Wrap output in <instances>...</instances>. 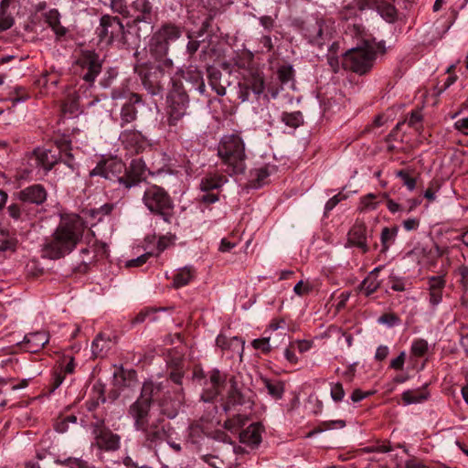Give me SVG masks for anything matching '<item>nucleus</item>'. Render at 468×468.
I'll use <instances>...</instances> for the list:
<instances>
[{"label": "nucleus", "mask_w": 468, "mask_h": 468, "mask_svg": "<svg viewBox=\"0 0 468 468\" xmlns=\"http://www.w3.org/2000/svg\"><path fill=\"white\" fill-rule=\"evenodd\" d=\"M282 120L287 126L297 128L303 123V115L300 112H284L282 113Z\"/></svg>", "instance_id": "nucleus-42"}, {"label": "nucleus", "mask_w": 468, "mask_h": 468, "mask_svg": "<svg viewBox=\"0 0 468 468\" xmlns=\"http://www.w3.org/2000/svg\"><path fill=\"white\" fill-rule=\"evenodd\" d=\"M80 63L83 68L88 69V72L85 73L83 79L88 82H93L101 69L99 56L91 51L85 52Z\"/></svg>", "instance_id": "nucleus-17"}, {"label": "nucleus", "mask_w": 468, "mask_h": 468, "mask_svg": "<svg viewBox=\"0 0 468 468\" xmlns=\"http://www.w3.org/2000/svg\"><path fill=\"white\" fill-rule=\"evenodd\" d=\"M346 198V196L338 193L337 195L334 196L332 198H330L324 207L325 212L331 211L340 201Z\"/></svg>", "instance_id": "nucleus-56"}, {"label": "nucleus", "mask_w": 468, "mask_h": 468, "mask_svg": "<svg viewBox=\"0 0 468 468\" xmlns=\"http://www.w3.org/2000/svg\"><path fill=\"white\" fill-rule=\"evenodd\" d=\"M271 335L255 339L252 341V346L255 349L261 350L263 353H269L273 348L271 344Z\"/></svg>", "instance_id": "nucleus-44"}, {"label": "nucleus", "mask_w": 468, "mask_h": 468, "mask_svg": "<svg viewBox=\"0 0 468 468\" xmlns=\"http://www.w3.org/2000/svg\"><path fill=\"white\" fill-rule=\"evenodd\" d=\"M440 186L436 181H432L430 183L429 187L424 192V197L429 201H434L436 199V193L439 190Z\"/></svg>", "instance_id": "nucleus-53"}, {"label": "nucleus", "mask_w": 468, "mask_h": 468, "mask_svg": "<svg viewBox=\"0 0 468 468\" xmlns=\"http://www.w3.org/2000/svg\"><path fill=\"white\" fill-rule=\"evenodd\" d=\"M229 383L230 388L228 392L227 399L223 403L224 411L228 413L238 405H247L248 408H251L252 400L238 388L234 378H230Z\"/></svg>", "instance_id": "nucleus-13"}, {"label": "nucleus", "mask_w": 468, "mask_h": 468, "mask_svg": "<svg viewBox=\"0 0 468 468\" xmlns=\"http://www.w3.org/2000/svg\"><path fill=\"white\" fill-rule=\"evenodd\" d=\"M331 397L335 401H341L345 397V390L341 383L337 382L331 386Z\"/></svg>", "instance_id": "nucleus-51"}, {"label": "nucleus", "mask_w": 468, "mask_h": 468, "mask_svg": "<svg viewBox=\"0 0 468 468\" xmlns=\"http://www.w3.org/2000/svg\"><path fill=\"white\" fill-rule=\"evenodd\" d=\"M55 174L58 180L71 178L78 175L77 165L70 153L65 154L64 159L56 163Z\"/></svg>", "instance_id": "nucleus-19"}, {"label": "nucleus", "mask_w": 468, "mask_h": 468, "mask_svg": "<svg viewBox=\"0 0 468 468\" xmlns=\"http://www.w3.org/2000/svg\"><path fill=\"white\" fill-rule=\"evenodd\" d=\"M225 380L224 376L221 375L219 370H211L208 373V380L205 383L206 388L201 395L202 400L205 402H210L217 398L220 393L221 387Z\"/></svg>", "instance_id": "nucleus-15"}, {"label": "nucleus", "mask_w": 468, "mask_h": 468, "mask_svg": "<svg viewBox=\"0 0 468 468\" xmlns=\"http://www.w3.org/2000/svg\"><path fill=\"white\" fill-rule=\"evenodd\" d=\"M380 267L375 268L364 279L360 284V291L366 295L369 296L375 292L380 286V281L378 279Z\"/></svg>", "instance_id": "nucleus-28"}, {"label": "nucleus", "mask_w": 468, "mask_h": 468, "mask_svg": "<svg viewBox=\"0 0 468 468\" xmlns=\"http://www.w3.org/2000/svg\"><path fill=\"white\" fill-rule=\"evenodd\" d=\"M124 27L116 16L104 15L100 19V25L96 28V35L101 43L112 44L114 40L122 38Z\"/></svg>", "instance_id": "nucleus-7"}, {"label": "nucleus", "mask_w": 468, "mask_h": 468, "mask_svg": "<svg viewBox=\"0 0 468 468\" xmlns=\"http://www.w3.org/2000/svg\"><path fill=\"white\" fill-rule=\"evenodd\" d=\"M168 124L176 127L186 114L188 96L186 92L177 90H173L168 96Z\"/></svg>", "instance_id": "nucleus-8"}, {"label": "nucleus", "mask_w": 468, "mask_h": 468, "mask_svg": "<svg viewBox=\"0 0 468 468\" xmlns=\"http://www.w3.org/2000/svg\"><path fill=\"white\" fill-rule=\"evenodd\" d=\"M250 89L252 90V91L260 95L263 92L265 86H264V79L261 73L260 72H253L251 73L250 79L249 80V85Z\"/></svg>", "instance_id": "nucleus-41"}, {"label": "nucleus", "mask_w": 468, "mask_h": 468, "mask_svg": "<svg viewBox=\"0 0 468 468\" xmlns=\"http://www.w3.org/2000/svg\"><path fill=\"white\" fill-rule=\"evenodd\" d=\"M275 166L271 165H265L263 166L255 168L253 171H251V176L255 181L253 186L260 187L264 185L266 183V179L271 174L275 172Z\"/></svg>", "instance_id": "nucleus-34"}, {"label": "nucleus", "mask_w": 468, "mask_h": 468, "mask_svg": "<svg viewBox=\"0 0 468 468\" xmlns=\"http://www.w3.org/2000/svg\"><path fill=\"white\" fill-rule=\"evenodd\" d=\"M446 281L443 276H431L428 278V290H443Z\"/></svg>", "instance_id": "nucleus-48"}, {"label": "nucleus", "mask_w": 468, "mask_h": 468, "mask_svg": "<svg viewBox=\"0 0 468 468\" xmlns=\"http://www.w3.org/2000/svg\"><path fill=\"white\" fill-rule=\"evenodd\" d=\"M348 242L361 249L363 252L368 250L367 242V227L364 222H356L348 233Z\"/></svg>", "instance_id": "nucleus-20"}, {"label": "nucleus", "mask_w": 468, "mask_h": 468, "mask_svg": "<svg viewBox=\"0 0 468 468\" xmlns=\"http://www.w3.org/2000/svg\"><path fill=\"white\" fill-rule=\"evenodd\" d=\"M218 155L229 176L241 175L246 170V153L243 140L237 134L224 136L218 148Z\"/></svg>", "instance_id": "nucleus-2"}, {"label": "nucleus", "mask_w": 468, "mask_h": 468, "mask_svg": "<svg viewBox=\"0 0 468 468\" xmlns=\"http://www.w3.org/2000/svg\"><path fill=\"white\" fill-rule=\"evenodd\" d=\"M34 156L37 165L42 166L47 171L51 170L58 162L50 150L37 149L34 152Z\"/></svg>", "instance_id": "nucleus-29"}, {"label": "nucleus", "mask_w": 468, "mask_h": 468, "mask_svg": "<svg viewBox=\"0 0 468 468\" xmlns=\"http://www.w3.org/2000/svg\"><path fill=\"white\" fill-rule=\"evenodd\" d=\"M390 288L396 292L405 291V282L402 279L395 276L390 277Z\"/></svg>", "instance_id": "nucleus-58"}, {"label": "nucleus", "mask_w": 468, "mask_h": 468, "mask_svg": "<svg viewBox=\"0 0 468 468\" xmlns=\"http://www.w3.org/2000/svg\"><path fill=\"white\" fill-rule=\"evenodd\" d=\"M403 227L406 230L410 231L417 229L420 226V220L415 218H410L403 221Z\"/></svg>", "instance_id": "nucleus-62"}, {"label": "nucleus", "mask_w": 468, "mask_h": 468, "mask_svg": "<svg viewBox=\"0 0 468 468\" xmlns=\"http://www.w3.org/2000/svg\"><path fill=\"white\" fill-rule=\"evenodd\" d=\"M227 181L228 179L223 176L210 175L201 180L200 189L202 192H211L221 187Z\"/></svg>", "instance_id": "nucleus-33"}, {"label": "nucleus", "mask_w": 468, "mask_h": 468, "mask_svg": "<svg viewBox=\"0 0 468 468\" xmlns=\"http://www.w3.org/2000/svg\"><path fill=\"white\" fill-rule=\"evenodd\" d=\"M144 202L148 209L162 217L164 221L170 222L173 204L167 193L160 186H149L144 195Z\"/></svg>", "instance_id": "nucleus-5"}, {"label": "nucleus", "mask_w": 468, "mask_h": 468, "mask_svg": "<svg viewBox=\"0 0 468 468\" xmlns=\"http://www.w3.org/2000/svg\"><path fill=\"white\" fill-rule=\"evenodd\" d=\"M367 4L376 7L380 16L388 22H393L397 16L396 8L384 0H367Z\"/></svg>", "instance_id": "nucleus-27"}, {"label": "nucleus", "mask_w": 468, "mask_h": 468, "mask_svg": "<svg viewBox=\"0 0 468 468\" xmlns=\"http://www.w3.org/2000/svg\"><path fill=\"white\" fill-rule=\"evenodd\" d=\"M334 25L335 22L329 18L312 16L303 23V35L310 43L322 47L331 40Z\"/></svg>", "instance_id": "nucleus-4"}, {"label": "nucleus", "mask_w": 468, "mask_h": 468, "mask_svg": "<svg viewBox=\"0 0 468 468\" xmlns=\"http://www.w3.org/2000/svg\"><path fill=\"white\" fill-rule=\"evenodd\" d=\"M128 415L133 421L134 429L141 432L147 431V427L161 417L152 412L151 408H147L146 404L141 403H132L128 409Z\"/></svg>", "instance_id": "nucleus-9"}, {"label": "nucleus", "mask_w": 468, "mask_h": 468, "mask_svg": "<svg viewBox=\"0 0 468 468\" xmlns=\"http://www.w3.org/2000/svg\"><path fill=\"white\" fill-rule=\"evenodd\" d=\"M49 341V335L47 332H35L27 334L24 338L27 349L30 353H36L45 346Z\"/></svg>", "instance_id": "nucleus-23"}, {"label": "nucleus", "mask_w": 468, "mask_h": 468, "mask_svg": "<svg viewBox=\"0 0 468 468\" xmlns=\"http://www.w3.org/2000/svg\"><path fill=\"white\" fill-rule=\"evenodd\" d=\"M279 330H281L280 332L287 331L285 328V321L283 319L271 321L269 328L265 331V333L267 334L268 332H278Z\"/></svg>", "instance_id": "nucleus-55"}, {"label": "nucleus", "mask_w": 468, "mask_h": 468, "mask_svg": "<svg viewBox=\"0 0 468 468\" xmlns=\"http://www.w3.org/2000/svg\"><path fill=\"white\" fill-rule=\"evenodd\" d=\"M132 9L135 13L134 21L151 22L153 16V6L149 0H134Z\"/></svg>", "instance_id": "nucleus-25"}, {"label": "nucleus", "mask_w": 468, "mask_h": 468, "mask_svg": "<svg viewBox=\"0 0 468 468\" xmlns=\"http://www.w3.org/2000/svg\"><path fill=\"white\" fill-rule=\"evenodd\" d=\"M144 442L148 447H153L165 441L168 437V423L163 417L158 418L154 423L144 431Z\"/></svg>", "instance_id": "nucleus-11"}, {"label": "nucleus", "mask_w": 468, "mask_h": 468, "mask_svg": "<svg viewBox=\"0 0 468 468\" xmlns=\"http://www.w3.org/2000/svg\"><path fill=\"white\" fill-rule=\"evenodd\" d=\"M141 102V97L136 93H132L129 101L126 102L121 110V125H124L134 122L137 118L136 104Z\"/></svg>", "instance_id": "nucleus-21"}, {"label": "nucleus", "mask_w": 468, "mask_h": 468, "mask_svg": "<svg viewBox=\"0 0 468 468\" xmlns=\"http://www.w3.org/2000/svg\"><path fill=\"white\" fill-rule=\"evenodd\" d=\"M16 248V241L8 237L5 232H0V251L14 250Z\"/></svg>", "instance_id": "nucleus-47"}, {"label": "nucleus", "mask_w": 468, "mask_h": 468, "mask_svg": "<svg viewBox=\"0 0 468 468\" xmlns=\"http://www.w3.org/2000/svg\"><path fill=\"white\" fill-rule=\"evenodd\" d=\"M84 220L77 214H62L54 232L42 245L43 257L57 260L70 253L83 237Z\"/></svg>", "instance_id": "nucleus-1"}, {"label": "nucleus", "mask_w": 468, "mask_h": 468, "mask_svg": "<svg viewBox=\"0 0 468 468\" xmlns=\"http://www.w3.org/2000/svg\"><path fill=\"white\" fill-rule=\"evenodd\" d=\"M212 438L215 441H220V442H223V443H227V444H231L232 443L230 437L226 432H224L222 431H214L212 433Z\"/></svg>", "instance_id": "nucleus-60"}, {"label": "nucleus", "mask_w": 468, "mask_h": 468, "mask_svg": "<svg viewBox=\"0 0 468 468\" xmlns=\"http://www.w3.org/2000/svg\"><path fill=\"white\" fill-rule=\"evenodd\" d=\"M413 168H406L396 171V176L401 179L403 186H405L410 191H413L417 186V176L414 175Z\"/></svg>", "instance_id": "nucleus-35"}, {"label": "nucleus", "mask_w": 468, "mask_h": 468, "mask_svg": "<svg viewBox=\"0 0 468 468\" xmlns=\"http://www.w3.org/2000/svg\"><path fill=\"white\" fill-rule=\"evenodd\" d=\"M443 290H429V303L433 306L439 305L442 301Z\"/></svg>", "instance_id": "nucleus-54"}, {"label": "nucleus", "mask_w": 468, "mask_h": 468, "mask_svg": "<svg viewBox=\"0 0 468 468\" xmlns=\"http://www.w3.org/2000/svg\"><path fill=\"white\" fill-rule=\"evenodd\" d=\"M429 398L426 388L409 389L402 393V400L406 405L420 403Z\"/></svg>", "instance_id": "nucleus-32"}, {"label": "nucleus", "mask_w": 468, "mask_h": 468, "mask_svg": "<svg viewBox=\"0 0 468 468\" xmlns=\"http://www.w3.org/2000/svg\"><path fill=\"white\" fill-rule=\"evenodd\" d=\"M271 335V344L273 348L278 347L281 344L284 343L288 337L286 332H268Z\"/></svg>", "instance_id": "nucleus-49"}, {"label": "nucleus", "mask_w": 468, "mask_h": 468, "mask_svg": "<svg viewBox=\"0 0 468 468\" xmlns=\"http://www.w3.org/2000/svg\"><path fill=\"white\" fill-rule=\"evenodd\" d=\"M455 128L463 133H468V117L457 121L454 124Z\"/></svg>", "instance_id": "nucleus-64"}, {"label": "nucleus", "mask_w": 468, "mask_h": 468, "mask_svg": "<svg viewBox=\"0 0 468 468\" xmlns=\"http://www.w3.org/2000/svg\"><path fill=\"white\" fill-rule=\"evenodd\" d=\"M13 24L14 20L10 16L5 13L0 14V30H7L13 26Z\"/></svg>", "instance_id": "nucleus-57"}, {"label": "nucleus", "mask_w": 468, "mask_h": 468, "mask_svg": "<svg viewBox=\"0 0 468 468\" xmlns=\"http://www.w3.org/2000/svg\"><path fill=\"white\" fill-rule=\"evenodd\" d=\"M195 276L192 267H184L174 276V287L179 288L186 285Z\"/></svg>", "instance_id": "nucleus-36"}, {"label": "nucleus", "mask_w": 468, "mask_h": 468, "mask_svg": "<svg viewBox=\"0 0 468 468\" xmlns=\"http://www.w3.org/2000/svg\"><path fill=\"white\" fill-rule=\"evenodd\" d=\"M17 198L23 204H42L47 198V192L41 185H33L16 193Z\"/></svg>", "instance_id": "nucleus-16"}, {"label": "nucleus", "mask_w": 468, "mask_h": 468, "mask_svg": "<svg viewBox=\"0 0 468 468\" xmlns=\"http://www.w3.org/2000/svg\"><path fill=\"white\" fill-rule=\"evenodd\" d=\"M405 468H429L424 463L417 459H410L405 463Z\"/></svg>", "instance_id": "nucleus-63"}, {"label": "nucleus", "mask_w": 468, "mask_h": 468, "mask_svg": "<svg viewBox=\"0 0 468 468\" xmlns=\"http://www.w3.org/2000/svg\"><path fill=\"white\" fill-rule=\"evenodd\" d=\"M152 256L151 252H146L136 259L129 260L125 262L126 268H133V267H140L144 265L148 259Z\"/></svg>", "instance_id": "nucleus-50"}, {"label": "nucleus", "mask_w": 468, "mask_h": 468, "mask_svg": "<svg viewBox=\"0 0 468 468\" xmlns=\"http://www.w3.org/2000/svg\"><path fill=\"white\" fill-rule=\"evenodd\" d=\"M47 22L53 28L56 35L64 36L67 32L66 28L60 25L59 14L57 10H51L47 16Z\"/></svg>", "instance_id": "nucleus-39"}, {"label": "nucleus", "mask_w": 468, "mask_h": 468, "mask_svg": "<svg viewBox=\"0 0 468 468\" xmlns=\"http://www.w3.org/2000/svg\"><path fill=\"white\" fill-rule=\"evenodd\" d=\"M264 387L268 393L275 399H279L282 397L284 392V384L279 380H270L268 378L262 379Z\"/></svg>", "instance_id": "nucleus-37"}, {"label": "nucleus", "mask_w": 468, "mask_h": 468, "mask_svg": "<svg viewBox=\"0 0 468 468\" xmlns=\"http://www.w3.org/2000/svg\"><path fill=\"white\" fill-rule=\"evenodd\" d=\"M397 234L398 229L396 228H384L382 229L380 237L382 251H386L395 242Z\"/></svg>", "instance_id": "nucleus-40"}, {"label": "nucleus", "mask_w": 468, "mask_h": 468, "mask_svg": "<svg viewBox=\"0 0 468 468\" xmlns=\"http://www.w3.org/2000/svg\"><path fill=\"white\" fill-rule=\"evenodd\" d=\"M249 418L246 414H236L232 418H229L224 422V428L228 431L234 432L237 431L239 428L243 427Z\"/></svg>", "instance_id": "nucleus-38"}, {"label": "nucleus", "mask_w": 468, "mask_h": 468, "mask_svg": "<svg viewBox=\"0 0 468 468\" xmlns=\"http://www.w3.org/2000/svg\"><path fill=\"white\" fill-rule=\"evenodd\" d=\"M60 463L69 468H96L95 466L90 464L87 461L80 458L69 457L64 461H61Z\"/></svg>", "instance_id": "nucleus-43"}, {"label": "nucleus", "mask_w": 468, "mask_h": 468, "mask_svg": "<svg viewBox=\"0 0 468 468\" xmlns=\"http://www.w3.org/2000/svg\"><path fill=\"white\" fill-rule=\"evenodd\" d=\"M324 430L342 429L346 426V421L343 420H329L323 423Z\"/></svg>", "instance_id": "nucleus-61"}, {"label": "nucleus", "mask_w": 468, "mask_h": 468, "mask_svg": "<svg viewBox=\"0 0 468 468\" xmlns=\"http://www.w3.org/2000/svg\"><path fill=\"white\" fill-rule=\"evenodd\" d=\"M125 165L121 160L111 159L100 163L90 173L91 176H101L111 181H117L124 186Z\"/></svg>", "instance_id": "nucleus-10"}, {"label": "nucleus", "mask_w": 468, "mask_h": 468, "mask_svg": "<svg viewBox=\"0 0 468 468\" xmlns=\"http://www.w3.org/2000/svg\"><path fill=\"white\" fill-rule=\"evenodd\" d=\"M7 213L15 222H27L31 219V214L26 204H11L7 207Z\"/></svg>", "instance_id": "nucleus-30"}, {"label": "nucleus", "mask_w": 468, "mask_h": 468, "mask_svg": "<svg viewBox=\"0 0 468 468\" xmlns=\"http://www.w3.org/2000/svg\"><path fill=\"white\" fill-rule=\"evenodd\" d=\"M95 444L105 451H116L120 447V436L109 429L97 425L93 430Z\"/></svg>", "instance_id": "nucleus-12"}, {"label": "nucleus", "mask_w": 468, "mask_h": 468, "mask_svg": "<svg viewBox=\"0 0 468 468\" xmlns=\"http://www.w3.org/2000/svg\"><path fill=\"white\" fill-rule=\"evenodd\" d=\"M111 8L114 13L122 15L124 17L130 16L126 0H111Z\"/></svg>", "instance_id": "nucleus-45"}, {"label": "nucleus", "mask_w": 468, "mask_h": 468, "mask_svg": "<svg viewBox=\"0 0 468 468\" xmlns=\"http://www.w3.org/2000/svg\"><path fill=\"white\" fill-rule=\"evenodd\" d=\"M160 385H155L152 381L144 383L140 397L133 403L146 404L147 408H151L154 397L160 391Z\"/></svg>", "instance_id": "nucleus-26"}, {"label": "nucleus", "mask_w": 468, "mask_h": 468, "mask_svg": "<svg viewBox=\"0 0 468 468\" xmlns=\"http://www.w3.org/2000/svg\"><path fill=\"white\" fill-rule=\"evenodd\" d=\"M428 351V342L424 339H417L412 343L411 353L416 356H422Z\"/></svg>", "instance_id": "nucleus-46"}, {"label": "nucleus", "mask_w": 468, "mask_h": 468, "mask_svg": "<svg viewBox=\"0 0 468 468\" xmlns=\"http://www.w3.org/2000/svg\"><path fill=\"white\" fill-rule=\"evenodd\" d=\"M313 289V286L309 282H304L303 281L298 282L294 288L293 292L295 294L299 296H303L308 294Z\"/></svg>", "instance_id": "nucleus-52"}, {"label": "nucleus", "mask_w": 468, "mask_h": 468, "mask_svg": "<svg viewBox=\"0 0 468 468\" xmlns=\"http://www.w3.org/2000/svg\"><path fill=\"white\" fill-rule=\"evenodd\" d=\"M181 36L180 30L172 25H165L157 30L151 37L148 49L152 56L160 61L158 68L161 70H168L173 67V61L166 58L169 44Z\"/></svg>", "instance_id": "nucleus-3"}, {"label": "nucleus", "mask_w": 468, "mask_h": 468, "mask_svg": "<svg viewBox=\"0 0 468 468\" xmlns=\"http://www.w3.org/2000/svg\"><path fill=\"white\" fill-rule=\"evenodd\" d=\"M113 345L110 336H105L102 333L99 334L91 343L92 356L94 358L106 356Z\"/></svg>", "instance_id": "nucleus-22"}, {"label": "nucleus", "mask_w": 468, "mask_h": 468, "mask_svg": "<svg viewBox=\"0 0 468 468\" xmlns=\"http://www.w3.org/2000/svg\"><path fill=\"white\" fill-rule=\"evenodd\" d=\"M374 58V48L366 40L363 47L352 48L346 53L344 65L354 72L364 74L371 69Z\"/></svg>", "instance_id": "nucleus-6"}, {"label": "nucleus", "mask_w": 468, "mask_h": 468, "mask_svg": "<svg viewBox=\"0 0 468 468\" xmlns=\"http://www.w3.org/2000/svg\"><path fill=\"white\" fill-rule=\"evenodd\" d=\"M147 169L142 159H134L131 162L128 169L124 171V186L131 188L143 180L146 179Z\"/></svg>", "instance_id": "nucleus-14"}, {"label": "nucleus", "mask_w": 468, "mask_h": 468, "mask_svg": "<svg viewBox=\"0 0 468 468\" xmlns=\"http://www.w3.org/2000/svg\"><path fill=\"white\" fill-rule=\"evenodd\" d=\"M405 352H401L396 358L390 362V367L396 370H401L405 362Z\"/></svg>", "instance_id": "nucleus-59"}, {"label": "nucleus", "mask_w": 468, "mask_h": 468, "mask_svg": "<svg viewBox=\"0 0 468 468\" xmlns=\"http://www.w3.org/2000/svg\"><path fill=\"white\" fill-rule=\"evenodd\" d=\"M184 400L185 396L182 389L176 391L174 399H171L169 395L165 396L164 399L160 401L162 412L170 419L176 417L181 406L183 405Z\"/></svg>", "instance_id": "nucleus-18"}, {"label": "nucleus", "mask_w": 468, "mask_h": 468, "mask_svg": "<svg viewBox=\"0 0 468 468\" xmlns=\"http://www.w3.org/2000/svg\"><path fill=\"white\" fill-rule=\"evenodd\" d=\"M239 441L250 447H257L261 441V427L260 423L250 424L239 434Z\"/></svg>", "instance_id": "nucleus-24"}, {"label": "nucleus", "mask_w": 468, "mask_h": 468, "mask_svg": "<svg viewBox=\"0 0 468 468\" xmlns=\"http://www.w3.org/2000/svg\"><path fill=\"white\" fill-rule=\"evenodd\" d=\"M185 79L191 85L192 90L198 91L200 94L205 93L206 86L200 70L197 69H188Z\"/></svg>", "instance_id": "nucleus-31"}]
</instances>
